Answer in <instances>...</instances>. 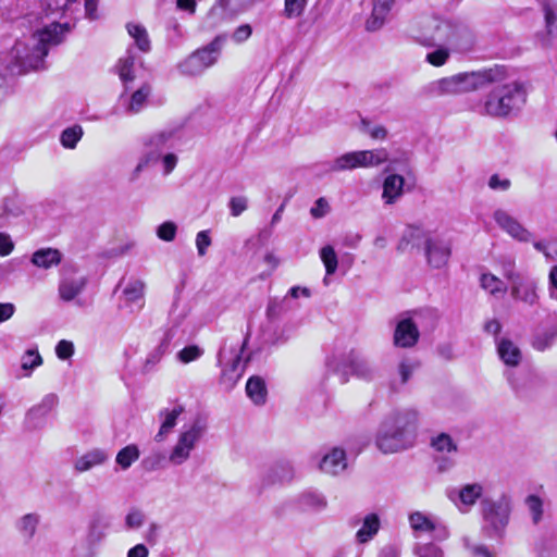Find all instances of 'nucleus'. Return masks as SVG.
<instances>
[{"label": "nucleus", "instance_id": "62", "mask_svg": "<svg viewBox=\"0 0 557 557\" xmlns=\"http://www.w3.org/2000/svg\"><path fill=\"white\" fill-rule=\"evenodd\" d=\"M125 523L131 529H137L144 523V515L141 511L135 509L127 513Z\"/></svg>", "mask_w": 557, "mask_h": 557}, {"label": "nucleus", "instance_id": "3", "mask_svg": "<svg viewBox=\"0 0 557 557\" xmlns=\"http://www.w3.org/2000/svg\"><path fill=\"white\" fill-rule=\"evenodd\" d=\"M419 412L413 408L395 410L382 422L376 446L384 454L411 447L417 436Z\"/></svg>", "mask_w": 557, "mask_h": 557}, {"label": "nucleus", "instance_id": "39", "mask_svg": "<svg viewBox=\"0 0 557 557\" xmlns=\"http://www.w3.org/2000/svg\"><path fill=\"white\" fill-rule=\"evenodd\" d=\"M543 12L547 35L553 36L557 32V0H546Z\"/></svg>", "mask_w": 557, "mask_h": 557}, {"label": "nucleus", "instance_id": "20", "mask_svg": "<svg viewBox=\"0 0 557 557\" xmlns=\"http://www.w3.org/2000/svg\"><path fill=\"white\" fill-rule=\"evenodd\" d=\"M425 256L432 268L441 269L448 262L450 246L438 238H429L425 242Z\"/></svg>", "mask_w": 557, "mask_h": 557}, {"label": "nucleus", "instance_id": "32", "mask_svg": "<svg viewBox=\"0 0 557 557\" xmlns=\"http://www.w3.org/2000/svg\"><path fill=\"white\" fill-rule=\"evenodd\" d=\"M183 407L177 406L173 409H163L160 411L159 417L161 419V426L159 432L156 434L154 440L162 442L164 437L172 431L176 425L177 418L182 414Z\"/></svg>", "mask_w": 557, "mask_h": 557}, {"label": "nucleus", "instance_id": "37", "mask_svg": "<svg viewBox=\"0 0 557 557\" xmlns=\"http://www.w3.org/2000/svg\"><path fill=\"white\" fill-rule=\"evenodd\" d=\"M140 457V450L136 444H129L117 451L115 462L122 470H127Z\"/></svg>", "mask_w": 557, "mask_h": 557}, {"label": "nucleus", "instance_id": "43", "mask_svg": "<svg viewBox=\"0 0 557 557\" xmlns=\"http://www.w3.org/2000/svg\"><path fill=\"white\" fill-rule=\"evenodd\" d=\"M420 363L414 358H404L398 364V375L400 377V384H406L411 377L412 373L419 368Z\"/></svg>", "mask_w": 557, "mask_h": 557}, {"label": "nucleus", "instance_id": "14", "mask_svg": "<svg viewBox=\"0 0 557 557\" xmlns=\"http://www.w3.org/2000/svg\"><path fill=\"white\" fill-rule=\"evenodd\" d=\"M447 495L459 511L468 512L483 495V486L480 483L465 484L448 491Z\"/></svg>", "mask_w": 557, "mask_h": 557}, {"label": "nucleus", "instance_id": "6", "mask_svg": "<svg viewBox=\"0 0 557 557\" xmlns=\"http://www.w3.org/2000/svg\"><path fill=\"white\" fill-rule=\"evenodd\" d=\"M388 152L384 148L372 150H359L344 153L332 162L324 163L323 171L339 172L351 171L357 168H373L385 163Z\"/></svg>", "mask_w": 557, "mask_h": 557}, {"label": "nucleus", "instance_id": "57", "mask_svg": "<svg viewBox=\"0 0 557 557\" xmlns=\"http://www.w3.org/2000/svg\"><path fill=\"white\" fill-rule=\"evenodd\" d=\"M55 354L59 359L66 360L74 354V345L70 341L62 339L55 346Z\"/></svg>", "mask_w": 557, "mask_h": 557}, {"label": "nucleus", "instance_id": "35", "mask_svg": "<svg viewBox=\"0 0 557 557\" xmlns=\"http://www.w3.org/2000/svg\"><path fill=\"white\" fill-rule=\"evenodd\" d=\"M411 154L406 150H397L388 160L384 174L407 173L410 171Z\"/></svg>", "mask_w": 557, "mask_h": 557}, {"label": "nucleus", "instance_id": "56", "mask_svg": "<svg viewBox=\"0 0 557 557\" xmlns=\"http://www.w3.org/2000/svg\"><path fill=\"white\" fill-rule=\"evenodd\" d=\"M212 240L210 237V231H200L196 235V247L199 257H203L207 253L208 248L211 246Z\"/></svg>", "mask_w": 557, "mask_h": 557}, {"label": "nucleus", "instance_id": "63", "mask_svg": "<svg viewBox=\"0 0 557 557\" xmlns=\"http://www.w3.org/2000/svg\"><path fill=\"white\" fill-rule=\"evenodd\" d=\"M487 185L494 190H507L510 187V181L506 177L490 176Z\"/></svg>", "mask_w": 557, "mask_h": 557}, {"label": "nucleus", "instance_id": "64", "mask_svg": "<svg viewBox=\"0 0 557 557\" xmlns=\"http://www.w3.org/2000/svg\"><path fill=\"white\" fill-rule=\"evenodd\" d=\"M377 557H400V549L394 544H387L380 549Z\"/></svg>", "mask_w": 557, "mask_h": 557}, {"label": "nucleus", "instance_id": "31", "mask_svg": "<svg viewBox=\"0 0 557 557\" xmlns=\"http://www.w3.org/2000/svg\"><path fill=\"white\" fill-rule=\"evenodd\" d=\"M146 284L138 278H129L123 288V298L127 304L137 305L138 309L144 307Z\"/></svg>", "mask_w": 557, "mask_h": 557}, {"label": "nucleus", "instance_id": "28", "mask_svg": "<svg viewBox=\"0 0 557 557\" xmlns=\"http://www.w3.org/2000/svg\"><path fill=\"white\" fill-rule=\"evenodd\" d=\"M86 278L82 275L62 276L59 283V296L63 301H72L85 288Z\"/></svg>", "mask_w": 557, "mask_h": 557}, {"label": "nucleus", "instance_id": "1", "mask_svg": "<svg viewBox=\"0 0 557 557\" xmlns=\"http://www.w3.org/2000/svg\"><path fill=\"white\" fill-rule=\"evenodd\" d=\"M511 76L512 72L505 64H493L432 81L423 86L422 94L430 98L456 96L500 84L485 96L480 113L492 117H507L520 110L527 100L522 83L507 82Z\"/></svg>", "mask_w": 557, "mask_h": 557}, {"label": "nucleus", "instance_id": "9", "mask_svg": "<svg viewBox=\"0 0 557 557\" xmlns=\"http://www.w3.org/2000/svg\"><path fill=\"white\" fill-rule=\"evenodd\" d=\"M223 41L224 38L218 36L206 47L193 52L177 65L180 73L186 76L202 74L207 69L216 63Z\"/></svg>", "mask_w": 557, "mask_h": 557}, {"label": "nucleus", "instance_id": "27", "mask_svg": "<svg viewBox=\"0 0 557 557\" xmlns=\"http://www.w3.org/2000/svg\"><path fill=\"white\" fill-rule=\"evenodd\" d=\"M496 349L499 359L507 367H518L522 360L521 349L511 339L503 337L496 339Z\"/></svg>", "mask_w": 557, "mask_h": 557}, {"label": "nucleus", "instance_id": "61", "mask_svg": "<svg viewBox=\"0 0 557 557\" xmlns=\"http://www.w3.org/2000/svg\"><path fill=\"white\" fill-rule=\"evenodd\" d=\"M330 211V206L324 198H319L311 208L310 213L314 219L323 218Z\"/></svg>", "mask_w": 557, "mask_h": 557}, {"label": "nucleus", "instance_id": "18", "mask_svg": "<svg viewBox=\"0 0 557 557\" xmlns=\"http://www.w3.org/2000/svg\"><path fill=\"white\" fill-rule=\"evenodd\" d=\"M116 71L120 79L124 84L125 90L128 84L133 83L143 67V61L136 55L132 48L127 49L126 54L117 61Z\"/></svg>", "mask_w": 557, "mask_h": 557}, {"label": "nucleus", "instance_id": "48", "mask_svg": "<svg viewBox=\"0 0 557 557\" xmlns=\"http://www.w3.org/2000/svg\"><path fill=\"white\" fill-rule=\"evenodd\" d=\"M525 504L531 513L532 521L537 524L543 518V502L536 495H529L525 499Z\"/></svg>", "mask_w": 557, "mask_h": 557}, {"label": "nucleus", "instance_id": "13", "mask_svg": "<svg viewBox=\"0 0 557 557\" xmlns=\"http://www.w3.org/2000/svg\"><path fill=\"white\" fill-rule=\"evenodd\" d=\"M493 218L496 224L515 240L520 243L532 242L533 234L507 211L497 209Z\"/></svg>", "mask_w": 557, "mask_h": 557}, {"label": "nucleus", "instance_id": "33", "mask_svg": "<svg viewBox=\"0 0 557 557\" xmlns=\"http://www.w3.org/2000/svg\"><path fill=\"white\" fill-rule=\"evenodd\" d=\"M380 527V517L374 512L368 513L363 518L361 528L356 533V540L361 544L368 543L377 534Z\"/></svg>", "mask_w": 557, "mask_h": 557}, {"label": "nucleus", "instance_id": "55", "mask_svg": "<svg viewBox=\"0 0 557 557\" xmlns=\"http://www.w3.org/2000/svg\"><path fill=\"white\" fill-rule=\"evenodd\" d=\"M414 554L418 557H444V553L442 548L433 543H428L421 546H418L414 549Z\"/></svg>", "mask_w": 557, "mask_h": 557}, {"label": "nucleus", "instance_id": "19", "mask_svg": "<svg viewBox=\"0 0 557 557\" xmlns=\"http://www.w3.org/2000/svg\"><path fill=\"white\" fill-rule=\"evenodd\" d=\"M77 0H44L42 8L47 16L62 15L65 10H72ZM85 15L90 20L97 18V1L84 0Z\"/></svg>", "mask_w": 557, "mask_h": 557}, {"label": "nucleus", "instance_id": "30", "mask_svg": "<svg viewBox=\"0 0 557 557\" xmlns=\"http://www.w3.org/2000/svg\"><path fill=\"white\" fill-rule=\"evenodd\" d=\"M409 524L414 532L420 533H431L440 530L438 522L431 516H428L421 511H414L410 513ZM441 532L442 535L440 537L444 539L447 536L445 528H441Z\"/></svg>", "mask_w": 557, "mask_h": 557}, {"label": "nucleus", "instance_id": "7", "mask_svg": "<svg viewBox=\"0 0 557 557\" xmlns=\"http://www.w3.org/2000/svg\"><path fill=\"white\" fill-rule=\"evenodd\" d=\"M206 432V425L200 420L184 426L177 435L175 445L169 453L168 461L173 466L185 463L196 449Z\"/></svg>", "mask_w": 557, "mask_h": 557}, {"label": "nucleus", "instance_id": "22", "mask_svg": "<svg viewBox=\"0 0 557 557\" xmlns=\"http://www.w3.org/2000/svg\"><path fill=\"white\" fill-rule=\"evenodd\" d=\"M419 336L420 333L417 324L410 318H406L400 320L396 325L394 344L397 347L410 348L418 343Z\"/></svg>", "mask_w": 557, "mask_h": 557}, {"label": "nucleus", "instance_id": "5", "mask_svg": "<svg viewBox=\"0 0 557 557\" xmlns=\"http://www.w3.org/2000/svg\"><path fill=\"white\" fill-rule=\"evenodd\" d=\"M503 275L510 284V296L516 302L528 308L540 305V282L536 277L517 271L513 261L504 264Z\"/></svg>", "mask_w": 557, "mask_h": 557}, {"label": "nucleus", "instance_id": "42", "mask_svg": "<svg viewBox=\"0 0 557 557\" xmlns=\"http://www.w3.org/2000/svg\"><path fill=\"white\" fill-rule=\"evenodd\" d=\"M83 134V128L79 125L67 127L61 133L60 143L66 149H74Z\"/></svg>", "mask_w": 557, "mask_h": 557}, {"label": "nucleus", "instance_id": "2", "mask_svg": "<svg viewBox=\"0 0 557 557\" xmlns=\"http://www.w3.org/2000/svg\"><path fill=\"white\" fill-rule=\"evenodd\" d=\"M70 30L69 23L51 22L29 37L17 40L9 52L0 53V101L10 94L14 75L46 69L49 50L60 45Z\"/></svg>", "mask_w": 557, "mask_h": 557}, {"label": "nucleus", "instance_id": "53", "mask_svg": "<svg viewBox=\"0 0 557 557\" xmlns=\"http://www.w3.org/2000/svg\"><path fill=\"white\" fill-rule=\"evenodd\" d=\"M42 363V358L37 349H28L22 357V369L32 371Z\"/></svg>", "mask_w": 557, "mask_h": 557}, {"label": "nucleus", "instance_id": "47", "mask_svg": "<svg viewBox=\"0 0 557 557\" xmlns=\"http://www.w3.org/2000/svg\"><path fill=\"white\" fill-rule=\"evenodd\" d=\"M23 213V208L15 199H7L3 205V212L0 213V227L5 225V218H17Z\"/></svg>", "mask_w": 557, "mask_h": 557}, {"label": "nucleus", "instance_id": "52", "mask_svg": "<svg viewBox=\"0 0 557 557\" xmlns=\"http://www.w3.org/2000/svg\"><path fill=\"white\" fill-rule=\"evenodd\" d=\"M203 355V349L197 345H189L177 352V359L182 363H189L199 359Z\"/></svg>", "mask_w": 557, "mask_h": 557}, {"label": "nucleus", "instance_id": "49", "mask_svg": "<svg viewBox=\"0 0 557 557\" xmlns=\"http://www.w3.org/2000/svg\"><path fill=\"white\" fill-rule=\"evenodd\" d=\"M307 5V0H285L284 15L287 18H295L302 15Z\"/></svg>", "mask_w": 557, "mask_h": 557}, {"label": "nucleus", "instance_id": "10", "mask_svg": "<svg viewBox=\"0 0 557 557\" xmlns=\"http://www.w3.org/2000/svg\"><path fill=\"white\" fill-rule=\"evenodd\" d=\"M459 34L460 29L450 22L431 17L424 21L421 41L426 46L456 45Z\"/></svg>", "mask_w": 557, "mask_h": 557}, {"label": "nucleus", "instance_id": "51", "mask_svg": "<svg viewBox=\"0 0 557 557\" xmlns=\"http://www.w3.org/2000/svg\"><path fill=\"white\" fill-rule=\"evenodd\" d=\"M533 247L542 252L546 259L555 260L557 258V243L552 240H533Z\"/></svg>", "mask_w": 557, "mask_h": 557}, {"label": "nucleus", "instance_id": "21", "mask_svg": "<svg viewBox=\"0 0 557 557\" xmlns=\"http://www.w3.org/2000/svg\"><path fill=\"white\" fill-rule=\"evenodd\" d=\"M431 445L435 451L443 455V457L438 459V470L442 472L449 470L455 462L446 455L456 454L458 450V446L451 436L446 433H441L432 438Z\"/></svg>", "mask_w": 557, "mask_h": 557}, {"label": "nucleus", "instance_id": "12", "mask_svg": "<svg viewBox=\"0 0 557 557\" xmlns=\"http://www.w3.org/2000/svg\"><path fill=\"white\" fill-rule=\"evenodd\" d=\"M177 163V157L174 153H168L161 157L157 150L146 152L138 161L135 171L152 172V173H170L174 170Z\"/></svg>", "mask_w": 557, "mask_h": 557}, {"label": "nucleus", "instance_id": "16", "mask_svg": "<svg viewBox=\"0 0 557 557\" xmlns=\"http://www.w3.org/2000/svg\"><path fill=\"white\" fill-rule=\"evenodd\" d=\"M416 185V176H385L382 198L385 203H393L405 190H411Z\"/></svg>", "mask_w": 557, "mask_h": 557}, {"label": "nucleus", "instance_id": "11", "mask_svg": "<svg viewBox=\"0 0 557 557\" xmlns=\"http://www.w3.org/2000/svg\"><path fill=\"white\" fill-rule=\"evenodd\" d=\"M244 349V346L240 347L238 351H235L230 361H227L224 364V351L220 350L218 355V362L222 367V373L220 376V384L224 387L226 391H231L237 382L240 380V377L244 374L245 371V363L242 360V351Z\"/></svg>", "mask_w": 557, "mask_h": 557}, {"label": "nucleus", "instance_id": "40", "mask_svg": "<svg viewBox=\"0 0 557 557\" xmlns=\"http://www.w3.org/2000/svg\"><path fill=\"white\" fill-rule=\"evenodd\" d=\"M127 32L134 38L140 51L148 52L150 50V40L145 27L137 24H127Z\"/></svg>", "mask_w": 557, "mask_h": 557}, {"label": "nucleus", "instance_id": "58", "mask_svg": "<svg viewBox=\"0 0 557 557\" xmlns=\"http://www.w3.org/2000/svg\"><path fill=\"white\" fill-rule=\"evenodd\" d=\"M252 34V28L249 24H243L240 26H238L233 35H232V39L236 42V44H243L245 42L246 40L249 39V37L251 36Z\"/></svg>", "mask_w": 557, "mask_h": 557}, {"label": "nucleus", "instance_id": "4", "mask_svg": "<svg viewBox=\"0 0 557 557\" xmlns=\"http://www.w3.org/2000/svg\"><path fill=\"white\" fill-rule=\"evenodd\" d=\"M326 368L338 375L342 383H346L350 375L364 381L375 376V367L372 362L355 349L348 352H334L326 359Z\"/></svg>", "mask_w": 557, "mask_h": 557}, {"label": "nucleus", "instance_id": "41", "mask_svg": "<svg viewBox=\"0 0 557 557\" xmlns=\"http://www.w3.org/2000/svg\"><path fill=\"white\" fill-rule=\"evenodd\" d=\"M39 523V516L36 513H27L23 516L17 522L20 533L27 540H30L37 530Z\"/></svg>", "mask_w": 557, "mask_h": 557}, {"label": "nucleus", "instance_id": "60", "mask_svg": "<svg viewBox=\"0 0 557 557\" xmlns=\"http://www.w3.org/2000/svg\"><path fill=\"white\" fill-rule=\"evenodd\" d=\"M548 296L557 301V264L552 267L548 273Z\"/></svg>", "mask_w": 557, "mask_h": 557}, {"label": "nucleus", "instance_id": "25", "mask_svg": "<svg viewBox=\"0 0 557 557\" xmlns=\"http://www.w3.org/2000/svg\"><path fill=\"white\" fill-rule=\"evenodd\" d=\"M396 0H372V12L366 22L369 32L380 29L389 16Z\"/></svg>", "mask_w": 557, "mask_h": 557}, {"label": "nucleus", "instance_id": "38", "mask_svg": "<svg viewBox=\"0 0 557 557\" xmlns=\"http://www.w3.org/2000/svg\"><path fill=\"white\" fill-rule=\"evenodd\" d=\"M480 285L493 296L504 295L507 292L506 284L492 273H483L480 277Z\"/></svg>", "mask_w": 557, "mask_h": 557}, {"label": "nucleus", "instance_id": "54", "mask_svg": "<svg viewBox=\"0 0 557 557\" xmlns=\"http://www.w3.org/2000/svg\"><path fill=\"white\" fill-rule=\"evenodd\" d=\"M177 226L172 221H166L157 227V236L164 242H173L175 239Z\"/></svg>", "mask_w": 557, "mask_h": 557}, {"label": "nucleus", "instance_id": "46", "mask_svg": "<svg viewBox=\"0 0 557 557\" xmlns=\"http://www.w3.org/2000/svg\"><path fill=\"white\" fill-rule=\"evenodd\" d=\"M321 260L325 267L326 274H334L337 270V256L332 246H325L320 250Z\"/></svg>", "mask_w": 557, "mask_h": 557}, {"label": "nucleus", "instance_id": "44", "mask_svg": "<svg viewBox=\"0 0 557 557\" xmlns=\"http://www.w3.org/2000/svg\"><path fill=\"white\" fill-rule=\"evenodd\" d=\"M166 457L161 451H152L148 456H146L143 461L141 466L143 468L148 471H157L165 466Z\"/></svg>", "mask_w": 557, "mask_h": 557}, {"label": "nucleus", "instance_id": "59", "mask_svg": "<svg viewBox=\"0 0 557 557\" xmlns=\"http://www.w3.org/2000/svg\"><path fill=\"white\" fill-rule=\"evenodd\" d=\"M231 214L240 215L247 209V199L245 197H233L230 201Z\"/></svg>", "mask_w": 557, "mask_h": 557}, {"label": "nucleus", "instance_id": "24", "mask_svg": "<svg viewBox=\"0 0 557 557\" xmlns=\"http://www.w3.org/2000/svg\"><path fill=\"white\" fill-rule=\"evenodd\" d=\"M347 468L346 453L344 449L334 447L326 453L319 462V469L330 475H338Z\"/></svg>", "mask_w": 557, "mask_h": 557}, {"label": "nucleus", "instance_id": "15", "mask_svg": "<svg viewBox=\"0 0 557 557\" xmlns=\"http://www.w3.org/2000/svg\"><path fill=\"white\" fill-rule=\"evenodd\" d=\"M58 397L54 394L46 395L41 401L33 406L26 413L25 423L28 429L38 430L46 425L47 418L54 409Z\"/></svg>", "mask_w": 557, "mask_h": 557}, {"label": "nucleus", "instance_id": "26", "mask_svg": "<svg viewBox=\"0 0 557 557\" xmlns=\"http://www.w3.org/2000/svg\"><path fill=\"white\" fill-rule=\"evenodd\" d=\"M557 338V314L548 315V324L540 327L532 339V347L537 351L548 349Z\"/></svg>", "mask_w": 557, "mask_h": 557}, {"label": "nucleus", "instance_id": "50", "mask_svg": "<svg viewBox=\"0 0 557 557\" xmlns=\"http://www.w3.org/2000/svg\"><path fill=\"white\" fill-rule=\"evenodd\" d=\"M437 49L429 52L425 57L426 61L434 66L444 65L449 58V50L446 45L436 46Z\"/></svg>", "mask_w": 557, "mask_h": 557}, {"label": "nucleus", "instance_id": "8", "mask_svg": "<svg viewBox=\"0 0 557 557\" xmlns=\"http://www.w3.org/2000/svg\"><path fill=\"white\" fill-rule=\"evenodd\" d=\"M512 500L507 494L497 499L485 498L481 502L482 517L493 535L502 536L509 522Z\"/></svg>", "mask_w": 557, "mask_h": 557}, {"label": "nucleus", "instance_id": "29", "mask_svg": "<svg viewBox=\"0 0 557 557\" xmlns=\"http://www.w3.org/2000/svg\"><path fill=\"white\" fill-rule=\"evenodd\" d=\"M109 459L108 453L101 448L86 451L75 459L74 470L78 473L87 472L96 467L102 466Z\"/></svg>", "mask_w": 557, "mask_h": 557}, {"label": "nucleus", "instance_id": "17", "mask_svg": "<svg viewBox=\"0 0 557 557\" xmlns=\"http://www.w3.org/2000/svg\"><path fill=\"white\" fill-rule=\"evenodd\" d=\"M293 504L301 512L319 513L327 508L329 502L324 494L313 490H307L299 493Z\"/></svg>", "mask_w": 557, "mask_h": 557}, {"label": "nucleus", "instance_id": "36", "mask_svg": "<svg viewBox=\"0 0 557 557\" xmlns=\"http://www.w3.org/2000/svg\"><path fill=\"white\" fill-rule=\"evenodd\" d=\"M247 396L255 405H263L267 400V387L264 381L259 376H251L246 384Z\"/></svg>", "mask_w": 557, "mask_h": 557}, {"label": "nucleus", "instance_id": "45", "mask_svg": "<svg viewBox=\"0 0 557 557\" xmlns=\"http://www.w3.org/2000/svg\"><path fill=\"white\" fill-rule=\"evenodd\" d=\"M361 131L368 134L374 140H385L388 135L385 126L381 124H372L366 119L361 120Z\"/></svg>", "mask_w": 557, "mask_h": 557}, {"label": "nucleus", "instance_id": "34", "mask_svg": "<svg viewBox=\"0 0 557 557\" xmlns=\"http://www.w3.org/2000/svg\"><path fill=\"white\" fill-rule=\"evenodd\" d=\"M62 260V255L54 248H41L32 256V263L41 269H50L58 265Z\"/></svg>", "mask_w": 557, "mask_h": 557}, {"label": "nucleus", "instance_id": "23", "mask_svg": "<svg viewBox=\"0 0 557 557\" xmlns=\"http://www.w3.org/2000/svg\"><path fill=\"white\" fill-rule=\"evenodd\" d=\"M151 86L147 83L143 84L138 89L132 92L131 96L122 94L119 98V103L125 108V111L129 114H136L140 112L151 95Z\"/></svg>", "mask_w": 557, "mask_h": 557}]
</instances>
